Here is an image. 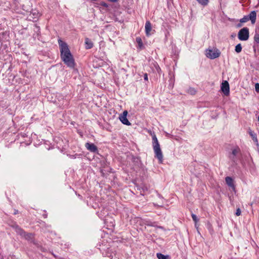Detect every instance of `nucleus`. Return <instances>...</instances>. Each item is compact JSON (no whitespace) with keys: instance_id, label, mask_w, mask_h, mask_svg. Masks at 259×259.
<instances>
[{"instance_id":"nucleus-1","label":"nucleus","mask_w":259,"mask_h":259,"mask_svg":"<svg viewBox=\"0 0 259 259\" xmlns=\"http://www.w3.org/2000/svg\"><path fill=\"white\" fill-rule=\"evenodd\" d=\"M58 44L60 51V57L61 60L68 67L74 68L76 65L75 60L72 55L68 45L66 42L59 39Z\"/></svg>"},{"instance_id":"nucleus-2","label":"nucleus","mask_w":259,"mask_h":259,"mask_svg":"<svg viewBox=\"0 0 259 259\" xmlns=\"http://www.w3.org/2000/svg\"><path fill=\"white\" fill-rule=\"evenodd\" d=\"M153 147L155 153V157L159 161V163L163 162V154L160 147V145L155 134L152 136Z\"/></svg>"},{"instance_id":"nucleus-3","label":"nucleus","mask_w":259,"mask_h":259,"mask_svg":"<svg viewBox=\"0 0 259 259\" xmlns=\"http://www.w3.org/2000/svg\"><path fill=\"white\" fill-rule=\"evenodd\" d=\"M238 37L239 40L246 41L249 38V29L247 27H243L241 29L238 34Z\"/></svg>"},{"instance_id":"nucleus-4","label":"nucleus","mask_w":259,"mask_h":259,"mask_svg":"<svg viewBox=\"0 0 259 259\" xmlns=\"http://www.w3.org/2000/svg\"><path fill=\"white\" fill-rule=\"evenodd\" d=\"M232 152L230 155H229V158L231 159L234 163L236 162V157L238 155H241V151L240 148L236 146L235 147L231 149Z\"/></svg>"},{"instance_id":"nucleus-5","label":"nucleus","mask_w":259,"mask_h":259,"mask_svg":"<svg viewBox=\"0 0 259 259\" xmlns=\"http://www.w3.org/2000/svg\"><path fill=\"white\" fill-rule=\"evenodd\" d=\"M206 55L208 58L210 59H215L220 56V52L217 49H209L206 51Z\"/></svg>"},{"instance_id":"nucleus-6","label":"nucleus","mask_w":259,"mask_h":259,"mask_svg":"<svg viewBox=\"0 0 259 259\" xmlns=\"http://www.w3.org/2000/svg\"><path fill=\"white\" fill-rule=\"evenodd\" d=\"M221 91L226 96H228L230 93V87L227 81H224L221 84Z\"/></svg>"},{"instance_id":"nucleus-7","label":"nucleus","mask_w":259,"mask_h":259,"mask_svg":"<svg viewBox=\"0 0 259 259\" xmlns=\"http://www.w3.org/2000/svg\"><path fill=\"white\" fill-rule=\"evenodd\" d=\"M127 113H128L127 111L126 110H124L122 114L119 116V118L120 120L121 121V122L123 124L126 125H130L131 124V123L128 121V120L127 119V118L126 117Z\"/></svg>"},{"instance_id":"nucleus-8","label":"nucleus","mask_w":259,"mask_h":259,"mask_svg":"<svg viewBox=\"0 0 259 259\" xmlns=\"http://www.w3.org/2000/svg\"><path fill=\"white\" fill-rule=\"evenodd\" d=\"M20 235H23L24 238L28 241H32L34 239V234L30 233H26L22 229L20 230Z\"/></svg>"},{"instance_id":"nucleus-9","label":"nucleus","mask_w":259,"mask_h":259,"mask_svg":"<svg viewBox=\"0 0 259 259\" xmlns=\"http://www.w3.org/2000/svg\"><path fill=\"white\" fill-rule=\"evenodd\" d=\"M85 148L90 151L94 153L98 152L97 147L93 143H87L85 144Z\"/></svg>"},{"instance_id":"nucleus-10","label":"nucleus","mask_w":259,"mask_h":259,"mask_svg":"<svg viewBox=\"0 0 259 259\" xmlns=\"http://www.w3.org/2000/svg\"><path fill=\"white\" fill-rule=\"evenodd\" d=\"M152 30L151 23L149 21H147L145 24V32L147 36L151 35V31Z\"/></svg>"},{"instance_id":"nucleus-11","label":"nucleus","mask_w":259,"mask_h":259,"mask_svg":"<svg viewBox=\"0 0 259 259\" xmlns=\"http://www.w3.org/2000/svg\"><path fill=\"white\" fill-rule=\"evenodd\" d=\"M225 181H226V184L229 187H231L234 190L235 189V186L234 184V181L231 177H226Z\"/></svg>"},{"instance_id":"nucleus-12","label":"nucleus","mask_w":259,"mask_h":259,"mask_svg":"<svg viewBox=\"0 0 259 259\" xmlns=\"http://www.w3.org/2000/svg\"><path fill=\"white\" fill-rule=\"evenodd\" d=\"M256 14L255 11H252L249 15L248 17L249 20H251L252 24H254L256 20Z\"/></svg>"},{"instance_id":"nucleus-13","label":"nucleus","mask_w":259,"mask_h":259,"mask_svg":"<svg viewBox=\"0 0 259 259\" xmlns=\"http://www.w3.org/2000/svg\"><path fill=\"white\" fill-rule=\"evenodd\" d=\"M85 45L86 49H90L93 47V43L89 38H85Z\"/></svg>"},{"instance_id":"nucleus-14","label":"nucleus","mask_w":259,"mask_h":259,"mask_svg":"<svg viewBox=\"0 0 259 259\" xmlns=\"http://www.w3.org/2000/svg\"><path fill=\"white\" fill-rule=\"evenodd\" d=\"M136 42L138 44V49H139L140 50L144 49V45L143 44L142 40L141 37H137L136 38Z\"/></svg>"},{"instance_id":"nucleus-15","label":"nucleus","mask_w":259,"mask_h":259,"mask_svg":"<svg viewBox=\"0 0 259 259\" xmlns=\"http://www.w3.org/2000/svg\"><path fill=\"white\" fill-rule=\"evenodd\" d=\"M249 134L250 136L251 137L252 140L254 142L257 143V139L256 136V134L252 131H249Z\"/></svg>"},{"instance_id":"nucleus-16","label":"nucleus","mask_w":259,"mask_h":259,"mask_svg":"<svg viewBox=\"0 0 259 259\" xmlns=\"http://www.w3.org/2000/svg\"><path fill=\"white\" fill-rule=\"evenodd\" d=\"M156 256L158 259H167L169 257L168 255H164L160 253H157Z\"/></svg>"},{"instance_id":"nucleus-17","label":"nucleus","mask_w":259,"mask_h":259,"mask_svg":"<svg viewBox=\"0 0 259 259\" xmlns=\"http://www.w3.org/2000/svg\"><path fill=\"white\" fill-rule=\"evenodd\" d=\"M242 49L241 45L239 44L235 47V51L237 53H240L242 51Z\"/></svg>"},{"instance_id":"nucleus-18","label":"nucleus","mask_w":259,"mask_h":259,"mask_svg":"<svg viewBox=\"0 0 259 259\" xmlns=\"http://www.w3.org/2000/svg\"><path fill=\"white\" fill-rule=\"evenodd\" d=\"M200 4L203 6H206L209 2V0H196Z\"/></svg>"},{"instance_id":"nucleus-19","label":"nucleus","mask_w":259,"mask_h":259,"mask_svg":"<svg viewBox=\"0 0 259 259\" xmlns=\"http://www.w3.org/2000/svg\"><path fill=\"white\" fill-rule=\"evenodd\" d=\"M191 216H192V218L193 221L195 222V225H196V224L197 223V222L199 221V219L197 218V216L193 213H192L191 214Z\"/></svg>"},{"instance_id":"nucleus-20","label":"nucleus","mask_w":259,"mask_h":259,"mask_svg":"<svg viewBox=\"0 0 259 259\" xmlns=\"http://www.w3.org/2000/svg\"><path fill=\"white\" fill-rule=\"evenodd\" d=\"M254 40L256 43H259V34L255 33L254 36Z\"/></svg>"},{"instance_id":"nucleus-21","label":"nucleus","mask_w":259,"mask_h":259,"mask_svg":"<svg viewBox=\"0 0 259 259\" xmlns=\"http://www.w3.org/2000/svg\"><path fill=\"white\" fill-rule=\"evenodd\" d=\"M249 20V18L248 16H245L243 18L240 19V22L241 23H245Z\"/></svg>"},{"instance_id":"nucleus-22","label":"nucleus","mask_w":259,"mask_h":259,"mask_svg":"<svg viewBox=\"0 0 259 259\" xmlns=\"http://www.w3.org/2000/svg\"><path fill=\"white\" fill-rule=\"evenodd\" d=\"M255 89L257 92H259V83H256L255 84Z\"/></svg>"},{"instance_id":"nucleus-23","label":"nucleus","mask_w":259,"mask_h":259,"mask_svg":"<svg viewBox=\"0 0 259 259\" xmlns=\"http://www.w3.org/2000/svg\"><path fill=\"white\" fill-rule=\"evenodd\" d=\"M240 214H241V210H240V208H238L236 210V215L237 216H239Z\"/></svg>"},{"instance_id":"nucleus-24","label":"nucleus","mask_w":259,"mask_h":259,"mask_svg":"<svg viewBox=\"0 0 259 259\" xmlns=\"http://www.w3.org/2000/svg\"><path fill=\"white\" fill-rule=\"evenodd\" d=\"M101 5L103 7H108V5L105 3V2H101Z\"/></svg>"},{"instance_id":"nucleus-25","label":"nucleus","mask_w":259,"mask_h":259,"mask_svg":"<svg viewBox=\"0 0 259 259\" xmlns=\"http://www.w3.org/2000/svg\"><path fill=\"white\" fill-rule=\"evenodd\" d=\"M144 79H145V80H147V81L148 80V75H147V73H145V74H144Z\"/></svg>"},{"instance_id":"nucleus-26","label":"nucleus","mask_w":259,"mask_h":259,"mask_svg":"<svg viewBox=\"0 0 259 259\" xmlns=\"http://www.w3.org/2000/svg\"><path fill=\"white\" fill-rule=\"evenodd\" d=\"M190 92L191 94H195L196 93V91L194 90H190Z\"/></svg>"},{"instance_id":"nucleus-27","label":"nucleus","mask_w":259,"mask_h":259,"mask_svg":"<svg viewBox=\"0 0 259 259\" xmlns=\"http://www.w3.org/2000/svg\"><path fill=\"white\" fill-rule=\"evenodd\" d=\"M143 192L144 193L145 191L148 190V188L147 187H145L144 188H143Z\"/></svg>"}]
</instances>
